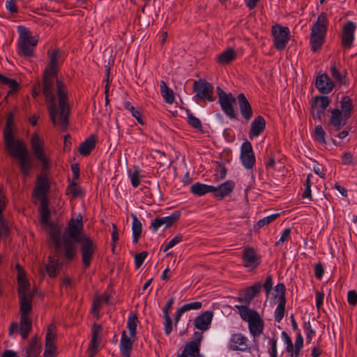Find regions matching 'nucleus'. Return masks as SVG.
Instances as JSON below:
<instances>
[{"instance_id":"28","label":"nucleus","mask_w":357,"mask_h":357,"mask_svg":"<svg viewBox=\"0 0 357 357\" xmlns=\"http://www.w3.org/2000/svg\"><path fill=\"white\" fill-rule=\"evenodd\" d=\"M41 339L37 335H34L29 342L26 349V357H38L41 351Z\"/></svg>"},{"instance_id":"48","label":"nucleus","mask_w":357,"mask_h":357,"mask_svg":"<svg viewBox=\"0 0 357 357\" xmlns=\"http://www.w3.org/2000/svg\"><path fill=\"white\" fill-rule=\"evenodd\" d=\"M215 163L216 168L215 173L214 174L215 179L216 181L224 179L227 175V168L225 167V165L220 162H215Z\"/></svg>"},{"instance_id":"56","label":"nucleus","mask_w":357,"mask_h":357,"mask_svg":"<svg viewBox=\"0 0 357 357\" xmlns=\"http://www.w3.org/2000/svg\"><path fill=\"white\" fill-rule=\"evenodd\" d=\"M148 255V252L146 251H143L140 253H138L135 257V264L137 268H139L143 264L144 259L146 258Z\"/></svg>"},{"instance_id":"3","label":"nucleus","mask_w":357,"mask_h":357,"mask_svg":"<svg viewBox=\"0 0 357 357\" xmlns=\"http://www.w3.org/2000/svg\"><path fill=\"white\" fill-rule=\"evenodd\" d=\"M14 126V115L10 112L6 119L3 129L4 142L9 154L17 160V165L24 176H27L32 169L33 164L25 143L19 139H15L13 134Z\"/></svg>"},{"instance_id":"36","label":"nucleus","mask_w":357,"mask_h":357,"mask_svg":"<svg viewBox=\"0 0 357 357\" xmlns=\"http://www.w3.org/2000/svg\"><path fill=\"white\" fill-rule=\"evenodd\" d=\"M48 226L50 228V238L53 241L56 250L59 251L61 248L60 229L54 224H50Z\"/></svg>"},{"instance_id":"15","label":"nucleus","mask_w":357,"mask_h":357,"mask_svg":"<svg viewBox=\"0 0 357 357\" xmlns=\"http://www.w3.org/2000/svg\"><path fill=\"white\" fill-rule=\"evenodd\" d=\"M315 86L321 94H328L333 91L335 84L326 73H323L317 77Z\"/></svg>"},{"instance_id":"7","label":"nucleus","mask_w":357,"mask_h":357,"mask_svg":"<svg viewBox=\"0 0 357 357\" xmlns=\"http://www.w3.org/2000/svg\"><path fill=\"white\" fill-rule=\"evenodd\" d=\"M271 33L275 48L279 51L284 50L290 39L289 28L277 24L271 27Z\"/></svg>"},{"instance_id":"12","label":"nucleus","mask_w":357,"mask_h":357,"mask_svg":"<svg viewBox=\"0 0 357 357\" xmlns=\"http://www.w3.org/2000/svg\"><path fill=\"white\" fill-rule=\"evenodd\" d=\"M242 259L244 266L252 269L256 268L261 262L260 257L253 248H246L243 250Z\"/></svg>"},{"instance_id":"37","label":"nucleus","mask_w":357,"mask_h":357,"mask_svg":"<svg viewBox=\"0 0 357 357\" xmlns=\"http://www.w3.org/2000/svg\"><path fill=\"white\" fill-rule=\"evenodd\" d=\"M341 109L345 118H350L354 108L352 100L347 96H343L340 100Z\"/></svg>"},{"instance_id":"51","label":"nucleus","mask_w":357,"mask_h":357,"mask_svg":"<svg viewBox=\"0 0 357 357\" xmlns=\"http://www.w3.org/2000/svg\"><path fill=\"white\" fill-rule=\"evenodd\" d=\"M326 132L321 125L316 126L314 131V138L320 144H326Z\"/></svg>"},{"instance_id":"29","label":"nucleus","mask_w":357,"mask_h":357,"mask_svg":"<svg viewBox=\"0 0 357 357\" xmlns=\"http://www.w3.org/2000/svg\"><path fill=\"white\" fill-rule=\"evenodd\" d=\"M102 331V326L99 324L95 323L92 327V337L89 344L91 349V357H93L98 352V335Z\"/></svg>"},{"instance_id":"25","label":"nucleus","mask_w":357,"mask_h":357,"mask_svg":"<svg viewBox=\"0 0 357 357\" xmlns=\"http://www.w3.org/2000/svg\"><path fill=\"white\" fill-rule=\"evenodd\" d=\"M248 323L250 332L254 337H258L262 333L264 324L259 313L252 317Z\"/></svg>"},{"instance_id":"63","label":"nucleus","mask_w":357,"mask_h":357,"mask_svg":"<svg viewBox=\"0 0 357 357\" xmlns=\"http://www.w3.org/2000/svg\"><path fill=\"white\" fill-rule=\"evenodd\" d=\"M324 273V267L321 263L315 264L314 266V275L316 278L321 279Z\"/></svg>"},{"instance_id":"40","label":"nucleus","mask_w":357,"mask_h":357,"mask_svg":"<svg viewBox=\"0 0 357 357\" xmlns=\"http://www.w3.org/2000/svg\"><path fill=\"white\" fill-rule=\"evenodd\" d=\"M160 91L165 102L168 104L173 103L175 99L174 91L168 87L164 81H161Z\"/></svg>"},{"instance_id":"8","label":"nucleus","mask_w":357,"mask_h":357,"mask_svg":"<svg viewBox=\"0 0 357 357\" xmlns=\"http://www.w3.org/2000/svg\"><path fill=\"white\" fill-rule=\"evenodd\" d=\"M31 149L35 157L40 162L41 167L43 171H46L50 167V159L44 151V143L37 135L31 137Z\"/></svg>"},{"instance_id":"45","label":"nucleus","mask_w":357,"mask_h":357,"mask_svg":"<svg viewBox=\"0 0 357 357\" xmlns=\"http://www.w3.org/2000/svg\"><path fill=\"white\" fill-rule=\"evenodd\" d=\"M0 82L1 83L8 85L10 89L9 93L17 91L19 89V84L17 82L13 79L6 77L0 73Z\"/></svg>"},{"instance_id":"26","label":"nucleus","mask_w":357,"mask_h":357,"mask_svg":"<svg viewBox=\"0 0 357 357\" xmlns=\"http://www.w3.org/2000/svg\"><path fill=\"white\" fill-rule=\"evenodd\" d=\"M33 293L28 296H19L20 317H30L29 314L32 310V298Z\"/></svg>"},{"instance_id":"34","label":"nucleus","mask_w":357,"mask_h":357,"mask_svg":"<svg viewBox=\"0 0 357 357\" xmlns=\"http://www.w3.org/2000/svg\"><path fill=\"white\" fill-rule=\"evenodd\" d=\"M131 217L132 219V230L133 234V243L137 244L142 235V225L140 220L137 218L136 215L132 213Z\"/></svg>"},{"instance_id":"2","label":"nucleus","mask_w":357,"mask_h":357,"mask_svg":"<svg viewBox=\"0 0 357 357\" xmlns=\"http://www.w3.org/2000/svg\"><path fill=\"white\" fill-rule=\"evenodd\" d=\"M50 61L45 68L43 75V89L54 90V82L56 84V94L59 100V120L62 131L65 132L69 123L70 107L67 87L64 82L57 79L58 60L59 57V49L54 50L52 53L48 51Z\"/></svg>"},{"instance_id":"1","label":"nucleus","mask_w":357,"mask_h":357,"mask_svg":"<svg viewBox=\"0 0 357 357\" xmlns=\"http://www.w3.org/2000/svg\"><path fill=\"white\" fill-rule=\"evenodd\" d=\"M83 228L81 215L76 220H70L63 234V255L68 261H73L77 255L76 243H79L82 265L86 270L91 266L97 247L91 237L83 234Z\"/></svg>"},{"instance_id":"30","label":"nucleus","mask_w":357,"mask_h":357,"mask_svg":"<svg viewBox=\"0 0 357 357\" xmlns=\"http://www.w3.org/2000/svg\"><path fill=\"white\" fill-rule=\"evenodd\" d=\"M96 137L94 135H91L83 142H82L79 147V153L84 155L88 156L91 154V151L95 149L96 146Z\"/></svg>"},{"instance_id":"20","label":"nucleus","mask_w":357,"mask_h":357,"mask_svg":"<svg viewBox=\"0 0 357 357\" xmlns=\"http://www.w3.org/2000/svg\"><path fill=\"white\" fill-rule=\"evenodd\" d=\"M234 182L230 180L225 181L218 187L213 186V196L218 199H222L234 190Z\"/></svg>"},{"instance_id":"64","label":"nucleus","mask_w":357,"mask_h":357,"mask_svg":"<svg viewBox=\"0 0 357 357\" xmlns=\"http://www.w3.org/2000/svg\"><path fill=\"white\" fill-rule=\"evenodd\" d=\"M41 92L43 93V83L40 84V82H38L33 86L32 96L36 98Z\"/></svg>"},{"instance_id":"18","label":"nucleus","mask_w":357,"mask_h":357,"mask_svg":"<svg viewBox=\"0 0 357 357\" xmlns=\"http://www.w3.org/2000/svg\"><path fill=\"white\" fill-rule=\"evenodd\" d=\"M135 340L136 336L131 337L130 335V337H128L126 331L122 332L120 342V350L123 356L130 357L131 351Z\"/></svg>"},{"instance_id":"42","label":"nucleus","mask_w":357,"mask_h":357,"mask_svg":"<svg viewBox=\"0 0 357 357\" xmlns=\"http://www.w3.org/2000/svg\"><path fill=\"white\" fill-rule=\"evenodd\" d=\"M66 193L70 194L72 198H76L83 195V192L80 186L73 180L67 187Z\"/></svg>"},{"instance_id":"54","label":"nucleus","mask_w":357,"mask_h":357,"mask_svg":"<svg viewBox=\"0 0 357 357\" xmlns=\"http://www.w3.org/2000/svg\"><path fill=\"white\" fill-rule=\"evenodd\" d=\"M275 291L278 292V301H287L286 300V287L283 283L278 284L275 287Z\"/></svg>"},{"instance_id":"43","label":"nucleus","mask_w":357,"mask_h":357,"mask_svg":"<svg viewBox=\"0 0 357 357\" xmlns=\"http://www.w3.org/2000/svg\"><path fill=\"white\" fill-rule=\"evenodd\" d=\"M187 122L193 128L198 130L202 133H204V130H202V125L201 121L194 116L192 113H190L188 110L187 112Z\"/></svg>"},{"instance_id":"14","label":"nucleus","mask_w":357,"mask_h":357,"mask_svg":"<svg viewBox=\"0 0 357 357\" xmlns=\"http://www.w3.org/2000/svg\"><path fill=\"white\" fill-rule=\"evenodd\" d=\"M355 24L351 21L345 23L342 29V45L344 48L351 47L354 39Z\"/></svg>"},{"instance_id":"49","label":"nucleus","mask_w":357,"mask_h":357,"mask_svg":"<svg viewBox=\"0 0 357 357\" xmlns=\"http://www.w3.org/2000/svg\"><path fill=\"white\" fill-rule=\"evenodd\" d=\"M280 213H275L259 220L255 225V229L259 230L264 226L270 224L280 216Z\"/></svg>"},{"instance_id":"44","label":"nucleus","mask_w":357,"mask_h":357,"mask_svg":"<svg viewBox=\"0 0 357 357\" xmlns=\"http://www.w3.org/2000/svg\"><path fill=\"white\" fill-rule=\"evenodd\" d=\"M202 333L200 332H195L194 333V338L195 340L188 342L185 348L190 351V348H195L197 351H200V344L202 340Z\"/></svg>"},{"instance_id":"4","label":"nucleus","mask_w":357,"mask_h":357,"mask_svg":"<svg viewBox=\"0 0 357 357\" xmlns=\"http://www.w3.org/2000/svg\"><path fill=\"white\" fill-rule=\"evenodd\" d=\"M328 21L327 14L321 13L311 29L310 43L311 50L316 52L319 50L325 42Z\"/></svg>"},{"instance_id":"38","label":"nucleus","mask_w":357,"mask_h":357,"mask_svg":"<svg viewBox=\"0 0 357 357\" xmlns=\"http://www.w3.org/2000/svg\"><path fill=\"white\" fill-rule=\"evenodd\" d=\"M248 305H236L235 307L238 309L241 319L248 322L252 317H254L258 312L255 310H251L248 307Z\"/></svg>"},{"instance_id":"9","label":"nucleus","mask_w":357,"mask_h":357,"mask_svg":"<svg viewBox=\"0 0 357 357\" xmlns=\"http://www.w3.org/2000/svg\"><path fill=\"white\" fill-rule=\"evenodd\" d=\"M32 331V319L31 317H20V323L12 322L9 326L8 334L13 336L19 331L23 340H26Z\"/></svg>"},{"instance_id":"35","label":"nucleus","mask_w":357,"mask_h":357,"mask_svg":"<svg viewBox=\"0 0 357 357\" xmlns=\"http://www.w3.org/2000/svg\"><path fill=\"white\" fill-rule=\"evenodd\" d=\"M213 186L201 183H196L190 187L191 192L197 196H202L208 192H213Z\"/></svg>"},{"instance_id":"32","label":"nucleus","mask_w":357,"mask_h":357,"mask_svg":"<svg viewBox=\"0 0 357 357\" xmlns=\"http://www.w3.org/2000/svg\"><path fill=\"white\" fill-rule=\"evenodd\" d=\"M62 266L59 263L58 259H54L51 256L48 257V263L45 266V270L49 277L55 278L58 275Z\"/></svg>"},{"instance_id":"58","label":"nucleus","mask_w":357,"mask_h":357,"mask_svg":"<svg viewBox=\"0 0 357 357\" xmlns=\"http://www.w3.org/2000/svg\"><path fill=\"white\" fill-rule=\"evenodd\" d=\"M347 301L350 305L355 306L357 304V292L350 290L347 294Z\"/></svg>"},{"instance_id":"5","label":"nucleus","mask_w":357,"mask_h":357,"mask_svg":"<svg viewBox=\"0 0 357 357\" xmlns=\"http://www.w3.org/2000/svg\"><path fill=\"white\" fill-rule=\"evenodd\" d=\"M192 90L195 93V96L202 100L213 102L215 100L213 86L204 79L195 81Z\"/></svg>"},{"instance_id":"24","label":"nucleus","mask_w":357,"mask_h":357,"mask_svg":"<svg viewBox=\"0 0 357 357\" xmlns=\"http://www.w3.org/2000/svg\"><path fill=\"white\" fill-rule=\"evenodd\" d=\"M266 128V121L262 116H257L251 123L249 137L252 139L260 135Z\"/></svg>"},{"instance_id":"41","label":"nucleus","mask_w":357,"mask_h":357,"mask_svg":"<svg viewBox=\"0 0 357 357\" xmlns=\"http://www.w3.org/2000/svg\"><path fill=\"white\" fill-rule=\"evenodd\" d=\"M138 317L136 314H131L128 319L127 328L131 337H135L137 333V326L138 323Z\"/></svg>"},{"instance_id":"57","label":"nucleus","mask_w":357,"mask_h":357,"mask_svg":"<svg viewBox=\"0 0 357 357\" xmlns=\"http://www.w3.org/2000/svg\"><path fill=\"white\" fill-rule=\"evenodd\" d=\"M312 176V174H310L307 175L306 181H305V188L303 193V198H310L312 197L311 193V181H310V177Z\"/></svg>"},{"instance_id":"17","label":"nucleus","mask_w":357,"mask_h":357,"mask_svg":"<svg viewBox=\"0 0 357 357\" xmlns=\"http://www.w3.org/2000/svg\"><path fill=\"white\" fill-rule=\"evenodd\" d=\"M239 109L243 118L248 121L251 119L253 112L250 103L244 93H240L237 96Z\"/></svg>"},{"instance_id":"60","label":"nucleus","mask_w":357,"mask_h":357,"mask_svg":"<svg viewBox=\"0 0 357 357\" xmlns=\"http://www.w3.org/2000/svg\"><path fill=\"white\" fill-rule=\"evenodd\" d=\"M273 287V278L271 275H268L265 282L263 284V287L266 291V294L268 295L272 289Z\"/></svg>"},{"instance_id":"46","label":"nucleus","mask_w":357,"mask_h":357,"mask_svg":"<svg viewBox=\"0 0 357 357\" xmlns=\"http://www.w3.org/2000/svg\"><path fill=\"white\" fill-rule=\"evenodd\" d=\"M180 216L181 212L179 211H175L169 216L161 218L162 225H165L166 227H169L178 220Z\"/></svg>"},{"instance_id":"22","label":"nucleus","mask_w":357,"mask_h":357,"mask_svg":"<svg viewBox=\"0 0 357 357\" xmlns=\"http://www.w3.org/2000/svg\"><path fill=\"white\" fill-rule=\"evenodd\" d=\"M261 283L260 282L248 287L245 289L244 296L238 297L237 299L239 302L250 305L252 299L260 293L261 289Z\"/></svg>"},{"instance_id":"50","label":"nucleus","mask_w":357,"mask_h":357,"mask_svg":"<svg viewBox=\"0 0 357 357\" xmlns=\"http://www.w3.org/2000/svg\"><path fill=\"white\" fill-rule=\"evenodd\" d=\"M278 305L275 311V319L278 322H280L283 319L285 312V305L287 301H278Z\"/></svg>"},{"instance_id":"19","label":"nucleus","mask_w":357,"mask_h":357,"mask_svg":"<svg viewBox=\"0 0 357 357\" xmlns=\"http://www.w3.org/2000/svg\"><path fill=\"white\" fill-rule=\"evenodd\" d=\"M248 338L241 333L233 334L230 339L229 349L232 351H245L248 349Z\"/></svg>"},{"instance_id":"52","label":"nucleus","mask_w":357,"mask_h":357,"mask_svg":"<svg viewBox=\"0 0 357 357\" xmlns=\"http://www.w3.org/2000/svg\"><path fill=\"white\" fill-rule=\"evenodd\" d=\"M17 30L20 34L19 41L18 42H26V40H30L31 39H34L31 36L29 30L23 26H19L17 27Z\"/></svg>"},{"instance_id":"6","label":"nucleus","mask_w":357,"mask_h":357,"mask_svg":"<svg viewBox=\"0 0 357 357\" xmlns=\"http://www.w3.org/2000/svg\"><path fill=\"white\" fill-rule=\"evenodd\" d=\"M217 93L218 101L222 111L230 119H236L237 114L234 109V104L236 102V98L232 93H227L221 87H217Z\"/></svg>"},{"instance_id":"13","label":"nucleus","mask_w":357,"mask_h":357,"mask_svg":"<svg viewBox=\"0 0 357 357\" xmlns=\"http://www.w3.org/2000/svg\"><path fill=\"white\" fill-rule=\"evenodd\" d=\"M349 119L345 118L344 114L338 108L333 109L328 122V126L333 127L335 131L340 130L347 124Z\"/></svg>"},{"instance_id":"47","label":"nucleus","mask_w":357,"mask_h":357,"mask_svg":"<svg viewBox=\"0 0 357 357\" xmlns=\"http://www.w3.org/2000/svg\"><path fill=\"white\" fill-rule=\"evenodd\" d=\"M123 105L125 108L131 112L132 116H134L137 119V122L140 125L143 126L144 124V122L142 118L140 112L135 109V107L131 104V102H130L129 101H126Z\"/></svg>"},{"instance_id":"31","label":"nucleus","mask_w":357,"mask_h":357,"mask_svg":"<svg viewBox=\"0 0 357 357\" xmlns=\"http://www.w3.org/2000/svg\"><path fill=\"white\" fill-rule=\"evenodd\" d=\"M39 212L40 215V222L41 224L44 225H49L50 224H53L52 222H50L51 213L49 209L48 199H43V200H40Z\"/></svg>"},{"instance_id":"59","label":"nucleus","mask_w":357,"mask_h":357,"mask_svg":"<svg viewBox=\"0 0 357 357\" xmlns=\"http://www.w3.org/2000/svg\"><path fill=\"white\" fill-rule=\"evenodd\" d=\"M331 73L332 77L335 79L336 82H338L340 84L342 82V75L340 73L337 68H336L335 64L333 65L331 67Z\"/></svg>"},{"instance_id":"16","label":"nucleus","mask_w":357,"mask_h":357,"mask_svg":"<svg viewBox=\"0 0 357 357\" xmlns=\"http://www.w3.org/2000/svg\"><path fill=\"white\" fill-rule=\"evenodd\" d=\"M50 189V185L46 175H40L37 177V183L34 189V195L40 200L48 199L47 193Z\"/></svg>"},{"instance_id":"10","label":"nucleus","mask_w":357,"mask_h":357,"mask_svg":"<svg viewBox=\"0 0 357 357\" xmlns=\"http://www.w3.org/2000/svg\"><path fill=\"white\" fill-rule=\"evenodd\" d=\"M241 160L244 167L248 169H251L255 166V156L252 146L248 140L245 141L241 146Z\"/></svg>"},{"instance_id":"61","label":"nucleus","mask_w":357,"mask_h":357,"mask_svg":"<svg viewBox=\"0 0 357 357\" xmlns=\"http://www.w3.org/2000/svg\"><path fill=\"white\" fill-rule=\"evenodd\" d=\"M291 228H286L283 232L282 234L278 241H277L275 244V246H278L280 243H284V241H288V239L290 238V234H291Z\"/></svg>"},{"instance_id":"53","label":"nucleus","mask_w":357,"mask_h":357,"mask_svg":"<svg viewBox=\"0 0 357 357\" xmlns=\"http://www.w3.org/2000/svg\"><path fill=\"white\" fill-rule=\"evenodd\" d=\"M18 284V289H17V293L18 296H28L26 294V292L29 290L30 288V284L27 280L24 281H21L17 282Z\"/></svg>"},{"instance_id":"33","label":"nucleus","mask_w":357,"mask_h":357,"mask_svg":"<svg viewBox=\"0 0 357 357\" xmlns=\"http://www.w3.org/2000/svg\"><path fill=\"white\" fill-rule=\"evenodd\" d=\"M236 51L232 49H227L225 52H223L222 54H219L217 61L218 63H219L221 65H225L230 63L234 60L236 59Z\"/></svg>"},{"instance_id":"55","label":"nucleus","mask_w":357,"mask_h":357,"mask_svg":"<svg viewBox=\"0 0 357 357\" xmlns=\"http://www.w3.org/2000/svg\"><path fill=\"white\" fill-rule=\"evenodd\" d=\"M112 251L114 253V250L119 241V230L115 224H112Z\"/></svg>"},{"instance_id":"11","label":"nucleus","mask_w":357,"mask_h":357,"mask_svg":"<svg viewBox=\"0 0 357 357\" xmlns=\"http://www.w3.org/2000/svg\"><path fill=\"white\" fill-rule=\"evenodd\" d=\"M43 95L45 98L48 112L50 114V121L56 126V116L58 109L56 104V97L54 95V90L53 89H43Z\"/></svg>"},{"instance_id":"27","label":"nucleus","mask_w":357,"mask_h":357,"mask_svg":"<svg viewBox=\"0 0 357 357\" xmlns=\"http://www.w3.org/2000/svg\"><path fill=\"white\" fill-rule=\"evenodd\" d=\"M38 40L31 39L26 42H18V53L24 57L31 56L33 54L34 47L37 45Z\"/></svg>"},{"instance_id":"21","label":"nucleus","mask_w":357,"mask_h":357,"mask_svg":"<svg viewBox=\"0 0 357 357\" xmlns=\"http://www.w3.org/2000/svg\"><path fill=\"white\" fill-rule=\"evenodd\" d=\"M56 327L54 324L47 326L45 336V349L44 352H56V347L54 343L56 339Z\"/></svg>"},{"instance_id":"39","label":"nucleus","mask_w":357,"mask_h":357,"mask_svg":"<svg viewBox=\"0 0 357 357\" xmlns=\"http://www.w3.org/2000/svg\"><path fill=\"white\" fill-rule=\"evenodd\" d=\"M331 103L329 98L326 96H317L314 98L311 104V109H316L319 104L321 109L325 110Z\"/></svg>"},{"instance_id":"23","label":"nucleus","mask_w":357,"mask_h":357,"mask_svg":"<svg viewBox=\"0 0 357 357\" xmlns=\"http://www.w3.org/2000/svg\"><path fill=\"white\" fill-rule=\"evenodd\" d=\"M213 317V312L212 311L202 312L194 321L195 328L202 331H206L209 328Z\"/></svg>"},{"instance_id":"62","label":"nucleus","mask_w":357,"mask_h":357,"mask_svg":"<svg viewBox=\"0 0 357 357\" xmlns=\"http://www.w3.org/2000/svg\"><path fill=\"white\" fill-rule=\"evenodd\" d=\"M341 160L343 165H351L354 164L353 155L350 152H345Z\"/></svg>"}]
</instances>
